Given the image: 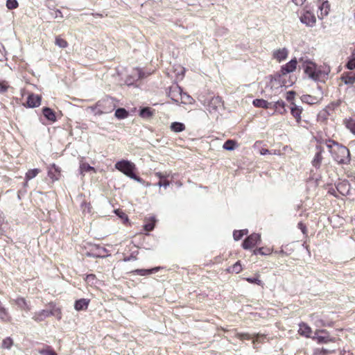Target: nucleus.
Masks as SVG:
<instances>
[{"mask_svg": "<svg viewBox=\"0 0 355 355\" xmlns=\"http://www.w3.org/2000/svg\"><path fill=\"white\" fill-rule=\"evenodd\" d=\"M170 128L174 132H180L185 130V125L180 122H173L171 124Z\"/></svg>", "mask_w": 355, "mask_h": 355, "instance_id": "aec40b11", "label": "nucleus"}, {"mask_svg": "<svg viewBox=\"0 0 355 355\" xmlns=\"http://www.w3.org/2000/svg\"><path fill=\"white\" fill-rule=\"evenodd\" d=\"M284 105H285V103L283 101H277L276 102H275V104H274V107L276 108V109H278V108H282L284 109Z\"/></svg>", "mask_w": 355, "mask_h": 355, "instance_id": "c03bdc74", "label": "nucleus"}, {"mask_svg": "<svg viewBox=\"0 0 355 355\" xmlns=\"http://www.w3.org/2000/svg\"><path fill=\"white\" fill-rule=\"evenodd\" d=\"M12 302H13L21 310H25L26 311L31 310L30 306L24 297H18L17 299L12 300Z\"/></svg>", "mask_w": 355, "mask_h": 355, "instance_id": "f8f14e48", "label": "nucleus"}, {"mask_svg": "<svg viewBox=\"0 0 355 355\" xmlns=\"http://www.w3.org/2000/svg\"><path fill=\"white\" fill-rule=\"evenodd\" d=\"M62 12L59 10L55 11V18H62Z\"/></svg>", "mask_w": 355, "mask_h": 355, "instance_id": "864d4df0", "label": "nucleus"}, {"mask_svg": "<svg viewBox=\"0 0 355 355\" xmlns=\"http://www.w3.org/2000/svg\"><path fill=\"white\" fill-rule=\"evenodd\" d=\"M44 355H57L55 352L51 350H44L41 352Z\"/></svg>", "mask_w": 355, "mask_h": 355, "instance_id": "8fccbe9b", "label": "nucleus"}, {"mask_svg": "<svg viewBox=\"0 0 355 355\" xmlns=\"http://www.w3.org/2000/svg\"><path fill=\"white\" fill-rule=\"evenodd\" d=\"M150 72H144L139 68L134 69L131 72V74L125 80L127 86H131L134 83L140 78L147 77Z\"/></svg>", "mask_w": 355, "mask_h": 355, "instance_id": "39448f33", "label": "nucleus"}, {"mask_svg": "<svg viewBox=\"0 0 355 355\" xmlns=\"http://www.w3.org/2000/svg\"><path fill=\"white\" fill-rule=\"evenodd\" d=\"M154 227H155V224H154V221H153V222L148 223L145 224L144 225V230L146 232H150V231H152L154 229Z\"/></svg>", "mask_w": 355, "mask_h": 355, "instance_id": "a19ab883", "label": "nucleus"}, {"mask_svg": "<svg viewBox=\"0 0 355 355\" xmlns=\"http://www.w3.org/2000/svg\"><path fill=\"white\" fill-rule=\"evenodd\" d=\"M47 309H49V313L50 315L55 316L57 319L60 320L62 318L61 310L59 307H58L53 302H50Z\"/></svg>", "mask_w": 355, "mask_h": 355, "instance_id": "9d476101", "label": "nucleus"}, {"mask_svg": "<svg viewBox=\"0 0 355 355\" xmlns=\"http://www.w3.org/2000/svg\"><path fill=\"white\" fill-rule=\"evenodd\" d=\"M341 80L345 85H352L355 83V73H349L346 75H343L341 77Z\"/></svg>", "mask_w": 355, "mask_h": 355, "instance_id": "a211bd4d", "label": "nucleus"}, {"mask_svg": "<svg viewBox=\"0 0 355 355\" xmlns=\"http://www.w3.org/2000/svg\"><path fill=\"white\" fill-rule=\"evenodd\" d=\"M302 101L307 104H315L318 103L322 98V94L318 96L312 95H303L302 97Z\"/></svg>", "mask_w": 355, "mask_h": 355, "instance_id": "9b49d317", "label": "nucleus"}, {"mask_svg": "<svg viewBox=\"0 0 355 355\" xmlns=\"http://www.w3.org/2000/svg\"><path fill=\"white\" fill-rule=\"evenodd\" d=\"M245 280L250 283V284H257L259 286H261V287H263V283L262 282V281H261L258 277H247L245 278Z\"/></svg>", "mask_w": 355, "mask_h": 355, "instance_id": "7c9ffc66", "label": "nucleus"}, {"mask_svg": "<svg viewBox=\"0 0 355 355\" xmlns=\"http://www.w3.org/2000/svg\"><path fill=\"white\" fill-rule=\"evenodd\" d=\"M261 241V236L259 234H252L248 236L243 243L244 249H250L259 243Z\"/></svg>", "mask_w": 355, "mask_h": 355, "instance_id": "423d86ee", "label": "nucleus"}, {"mask_svg": "<svg viewBox=\"0 0 355 355\" xmlns=\"http://www.w3.org/2000/svg\"><path fill=\"white\" fill-rule=\"evenodd\" d=\"M43 114L48 120L54 122L56 121L55 112L49 107H44L43 109Z\"/></svg>", "mask_w": 355, "mask_h": 355, "instance_id": "6ab92c4d", "label": "nucleus"}, {"mask_svg": "<svg viewBox=\"0 0 355 355\" xmlns=\"http://www.w3.org/2000/svg\"><path fill=\"white\" fill-rule=\"evenodd\" d=\"M41 103V97L39 95L36 94H29L27 98V101L26 104H24V106L27 107H36L40 105Z\"/></svg>", "mask_w": 355, "mask_h": 355, "instance_id": "6e6552de", "label": "nucleus"}, {"mask_svg": "<svg viewBox=\"0 0 355 355\" xmlns=\"http://www.w3.org/2000/svg\"><path fill=\"white\" fill-rule=\"evenodd\" d=\"M298 227L302 230V232L304 233L306 227L302 223H298Z\"/></svg>", "mask_w": 355, "mask_h": 355, "instance_id": "4d7b16f0", "label": "nucleus"}, {"mask_svg": "<svg viewBox=\"0 0 355 355\" xmlns=\"http://www.w3.org/2000/svg\"><path fill=\"white\" fill-rule=\"evenodd\" d=\"M112 109H110V110H98L95 114H104V113H107V112H112Z\"/></svg>", "mask_w": 355, "mask_h": 355, "instance_id": "6e6d98bb", "label": "nucleus"}, {"mask_svg": "<svg viewBox=\"0 0 355 355\" xmlns=\"http://www.w3.org/2000/svg\"><path fill=\"white\" fill-rule=\"evenodd\" d=\"M80 173L83 174L84 172L94 171V168L87 163H82L80 166Z\"/></svg>", "mask_w": 355, "mask_h": 355, "instance_id": "473e14b6", "label": "nucleus"}, {"mask_svg": "<svg viewBox=\"0 0 355 355\" xmlns=\"http://www.w3.org/2000/svg\"><path fill=\"white\" fill-rule=\"evenodd\" d=\"M294 95H295V92H293V90H291L289 92L287 93L286 98L288 101H291V99H293Z\"/></svg>", "mask_w": 355, "mask_h": 355, "instance_id": "603ef678", "label": "nucleus"}, {"mask_svg": "<svg viewBox=\"0 0 355 355\" xmlns=\"http://www.w3.org/2000/svg\"><path fill=\"white\" fill-rule=\"evenodd\" d=\"M320 15H318V17L320 19H322L324 17L327 16L329 14L330 10V5L327 1H323L321 3V5L319 6Z\"/></svg>", "mask_w": 355, "mask_h": 355, "instance_id": "ddd939ff", "label": "nucleus"}, {"mask_svg": "<svg viewBox=\"0 0 355 355\" xmlns=\"http://www.w3.org/2000/svg\"><path fill=\"white\" fill-rule=\"evenodd\" d=\"M315 339L318 340V343H327L331 340L328 336H318L315 337Z\"/></svg>", "mask_w": 355, "mask_h": 355, "instance_id": "58836bf2", "label": "nucleus"}, {"mask_svg": "<svg viewBox=\"0 0 355 355\" xmlns=\"http://www.w3.org/2000/svg\"><path fill=\"white\" fill-rule=\"evenodd\" d=\"M263 336H260V335L257 334V338H256V340H257V341H258V340H259V339L261 337L262 338Z\"/></svg>", "mask_w": 355, "mask_h": 355, "instance_id": "052dcab7", "label": "nucleus"}, {"mask_svg": "<svg viewBox=\"0 0 355 355\" xmlns=\"http://www.w3.org/2000/svg\"><path fill=\"white\" fill-rule=\"evenodd\" d=\"M298 333L301 336L309 338V337H311L312 330L309 326H308L306 324L302 322L299 324Z\"/></svg>", "mask_w": 355, "mask_h": 355, "instance_id": "dca6fc26", "label": "nucleus"}, {"mask_svg": "<svg viewBox=\"0 0 355 355\" xmlns=\"http://www.w3.org/2000/svg\"><path fill=\"white\" fill-rule=\"evenodd\" d=\"M40 172V170L38 168H34L28 171V172L26 173V181L30 180L36 177Z\"/></svg>", "mask_w": 355, "mask_h": 355, "instance_id": "c85d7f7f", "label": "nucleus"}, {"mask_svg": "<svg viewBox=\"0 0 355 355\" xmlns=\"http://www.w3.org/2000/svg\"><path fill=\"white\" fill-rule=\"evenodd\" d=\"M81 208L83 209V213H88L89 214L91 212V206L89 203H87L86 202H83L81 204Z\"/></svg>", "mask_w": 355, "mask_h": 355, "instance_id": "e433bc0d", "label": "nucleus"}, {"mask_svg": "<svg viewBox=\"0 0 355 355\" xmlns=\"http://www.w3.org/2000/svg\"><path fill=\"white\" fill-rule=\"evenodd\" d=\"M157 186H159V187H164V188H166L168 187L169 185H170V182L168 181V180H159L157 184Z\"/></svg>", "mask_w": 355, "mask_h": 355, "instance_id": "37998d69", "label": "nucleus"}, {"mask_svg": "<svg viewBox=\"0 0 355 355\" xmlns=\"http://www.w3.org/2000/svg\"><path fill=\"white\" fill-rule=\"evenodd\" d=\"M297 65V60L296 58L292 59L291 61L287 62L286 64L282 67V75L274 78H271L270 83L272 84L271 88L275 87L278 89L279 87L288 88L292 86L293 82L291 81L287 83L286 81V75L291 72H293Z\"/></svg>", "mask_w": 355, "mask_h": 355, "instance_id": "f03ea898", "label": "nucleus"}, {"mask_svg": "<svg viewBox=\"0 0 355 355\" xmlns=\"http://www.w3.org/2000/svg\"><path fill=\"white\" fill-rule=\"evenodd\" d=\"M248 234V230L246 231L243 232V236Z\"/></svg>", "mask_w": 355, "mask_h": 355, "instance_id": "680f3d73", "label": "nucleus"}, {"mask_svg": "<svg viewBox=\"0 0 355 355\" xmlns=\"http://www.w3.org/2000/svg\"><path fill=\"white\" fill-rule=\"evenodd\" d=\"M178 68L179 71L178 72V76L182 78L184 76L185 69L181 66H179Z\"/></svg>", "mask_w": 355, "mask_h": 355, "instance_id": "de8ad7c7", "label": "nucleus"}, {"mask_svg": "<svg viewBox=\"0 0 355 355\" xmlns=\"http://www.w3.org/2000/svg\"><path fill=\"white\" fill-rule=\"evenodd\" d=\"M327 114H328V113L326 110H322L319 113L318 116L320 119L322 118V119H325Z\"/></svg>", "mask_w": 355, "mask_h": 355, "instance_id": "3c124183", "label": "nucleus"}, {"mask_svg": "<svg viewBox=\"0 0 355 355\" xmlns=\"http://www.w3.org/2000/svg\"><path fill=\"white\" fill-rule=\"evenodd\" d=\"M159 268H154L152 269H137L135 272L141 276H146L152 274L154 272L158 271Z\"/></svg>", "mask_w": 355, "mask_h": 355, "instance_id": "b1692460", "label": "nucleus"}, {"mask_svg": "<svg viewBox=\"0 0 355 355\" xmlns=\"http://www.w3.org/2000/svg\"><path fill=\"white\" fill-rule=\"evenodd\" d=\"M344 123L347 128L355 135V118L346 119Z\"/></svg>", "mask_w": 355, "mask_h": 355, "instance_id": "5701e85b", "label": "nucleus"}, {"mask_svg": "<svg viewBox=\"0 0 355 355\" xmlns=\"http://www.w3.org/2000/svg\"><path fill=\"white\" fill-rule=\"evenodd\" d=\"M239 336L241 340H250L252 338V337L248 334H241Z\"/></svg>", "mask_w": 355, "mask_h": 355, "instance_id": "09e8293b", "label": "nucleus"}, {"mask_svg": "<svg viewBox=\"0 0 355 355\" xmlns=\"http://www.w3.org/2000/svg\"><path fill=\"white\" fill-rule=\"evenodd\" d=\"M10 85L7 81L0 80V89H8Z\"/></svg>", "mask_w": 355, "mask_h": 355, "instance_id": "a18cd8bd", "label": "nucleus"}, {"mask_svg": "<svg viewBox=\"0 0 355 355\" xmlns=\"http://www.w3.org/2000/svg\"><path fill=\"white\" fill-rule=\"evenodd\" d=\"M12 344V340L10 337H7L3 340L1 346L3 348L10 349Z\"/></svg>", "mask_w": 355, "mask_h": 355, "instance_id": "72a5a7b5", "label": "nucleus"}, {"mask_svg": "<svg viewBox=\"0 0 355 355\" xmlns=\"http://www.w3.org/2000/svg\"><path fill=\"white\" fill-rule=\"evenodd\" d=\"M236 143L232 139L227 140L223 144V148L227 150H233L236 148Z\"/></svg>", "mask_w": 355, "mask_h": 355, "instance_id": "bb28decb", "label": "nucleus"}, {"mask_svg": "<svg viewBox=\"0 0 355 355\" xmlns=\"http://www.w3.org/2000/svg\"><path fill=\"white\" fill-rule=\"evenodd\" d=\"M139 115L144 119H148L153 115V112L150 107H144L140 110Z\"/></svg>", "mask_w": 355, "mask_h": 355, "instance_id": "393cba45", "label": "nucleus"}, {"mask_svg": "<svg viewBox=\"0 0 355 355\" xmlns=\"http://www.w3.org/2000/svg\"><path fill=\"white\" fill-rule=\"evenodd\" d=\"M102 103H104L105 104H111V102L110 100L103 101Z\"/></svg>", "mask_w": 355, "mask_h": 355, "instance_id": "bf43d9fd", "label": "nucleus"}, {"mask_svg": "<svg viewBox=\"0 0 355 355\" xmlns=\"http://www.w3.org/2000/svg\"><path fill=\"white\" fill-rule=\"evenodd\" d=\"M322 159L323 157L322 156V150H320L315 153V157L312 160V165L316 168H319L321 165Z\"/></svg>", "mask_w": 355, "mask_h": 355, "instance_id": "412c9836", "label": "nucleus"}, {"mask_svg": "<svg viewBox=\"0 0 355 355\" xmlns=\"http://www.w3.org/2000/svg\"><path fill=\"white\" fill-rule=\"evenodd\" d=\"M115 213L116 214V215H118L120 218H125L126 220L128 219V217L127 216L125 215V213H123L122 211L119 210V209H117L115 211Z\"/></svg>", "mask_w": 355, "mask_h": 355, "instance_id": "49530a36", "label": "nucleus"}, {"mask_svg": "<svg viewBox=\"0 0 355 355\" xmlns=\"http://www.w3.org/2000/svg\"><path fill=\"white\" fill-rule=\"evenodd\" d=\"M89 303V300L87 299H80L78 300H76L74 304V309L76 311H83L86 310L88 307Z\"/></svg>", "mask_w": 355, "mask_h": 355, "instance_id": "4468645a", "label": "nucleus"}, {"mask_svg": "<svg viewBox=\"0 0 355 355\" xmlns=\"http://www.w3.org/2000/svg\"><path fill=\"white\" fill-rule=\"evenodd\" d=\"M306 0H293L296 6H302Z\"/></svg>", "mask_w": 355, "mask_h": 355, "instance_id": "5fc2aeb1", "label": "nucleus"}, {"mask_svg": "<svg viewBox=\"0 0 355 355\" xmlns=\"http://www.w3.org/2000/svg\"><path fill=\"white\" fill-rule=\"evenodd\" d=\"M93 276H94L93 275H90L88 276V277H93Z\"/></svg>", "mask_w": 355, "mask_h": 355, "instance_id": "0e129e2a", "label": "nucleus"}, {"mask_svg": "<svg viewBox=\"0 0 355 355\" xmlns=\"http://www.w3.org/2000/svg\"><path fill=\"white\" fill-rule=\"evenodd\" d=\"M55 44L62 49H64L68 46L67 42L60 36L55 37Z\"/></svg>", "mask_w": 355, "mask_h": 355, "instance_id": "c756f323", "label": "nucleus"}, {"mask_svg": "<svg viewBox=\"0 0 355 355\" xmlns=\"http://www.w3.org/2000/svg\"><path fill=\"white\" fill-rule=\"evenodd\" d=\"M246 231V230H235L233 233V237L235 241H239L243 237V232Z\"/></svg>", "mask_w": 355, "mask_h": 355, "instance_id": "c9c22d12", "label": "nucleus"}, {"mask_svg": "<svg viewBox=\"0 0 355 355\" xmlns=\"http://www.w3.org/2000/svg\"><path fill=\"white\" fill-rule=\"evenodd\" d=\"M53 168H55V171H58V168H56L55 164H53Z\"/></svg>", "mask_w": 355, "mask_h": 355, "instance_id": "e2e57ef3", "label": "nucleus"}, {"mask_svg": "<svg viewBox=\"0 0 355 355\" xmlns=\"http://www.w3.org/2000/svg\"><path fill=\"white\" fill-rule=\"evenodd\" d=\"M288 55V51L286 48L279 49L273 51L272 57L279 62L285 60Z\"/></svg>", "mask_w": 355, "mask_h": 355, "instance_id": "1a4fd4ad", "label": "nucleus"}, {"mask_svg": "<svg viewBox=\"0 0 355 355\" xmlns=\"http://www.w3.org/2000/svg\"><path fill=\"white\" fill-rule=\"evenodd\" d=\"M268 153H269V150H267V149H261V155H266Z\"/></svg>", "mask_w": 355, "mask_h": 355, "instance_id": "13d9d810", "label": "nucleus"}, {"mask_svg": "<svg viewBox=\"0 0 355 355\" xmlns=\"http://www.w3.org/2000/svg\"><path fill=\"white\" fill-rule=\"evenodd\" d=\"M253 105L257 107L269 108L272 107V103H269L263 99H255Z\"/></svg>", "mask_w": 355, "mask_h": 355, "instance_id": "f3484780", "label": "nucleus"}, {"mask_svg": "<svg viewBox=\"0 0 355 355\" xmlns=\"http://www.w3.org/2000/svg\"><path fill=\"white\" fill-rule=\"evenodd\" d=\"M115 168L131 179L140 183L143 182V180L134 173L135 165L130 161H119L115 164Z\"/></svg>", "mask_w": 355, "mask_h": 355, "instance_id": "20e7f679", "label": "nucleus"}, {"mask_svg": "<svg viewBox=\"0 0 355 355\" xmlns=\"http://www.w3.org/2000/svg\"><path fill=\"white\" fill-rule=\"evenodd\" d=\"M128 112L124 108H119L115 111V116L119 119H125Z\"/></svg>", "mask_w": 355, "mask_h": 355, "instance_id": "cd10ccee", "label": "nucleus"}, {"mask_svg": "<svg viewBox=\"0 0 355 355\" xmlns=\"http://www.w3.org/2000/svg\"><path fill=\"white\" fill-rule=\"evenodd\" d=\"M302 24H306L307 26L313 27L316 23V18L315 15L309 11H306L300 18Z\"/></svg>", "mask_w": 355, "mask_h": 355, "instance_id": "0eeeda50", "label": "nucleus"}, {"mask_svg": "<svg viewBox=\"0 0 355 355\" xmlns=\"http://www.w3.org/2000/svg\"><path fill=\"white\" fill-rule=\"evenodd\" d=\"M155 175L158 178H159L160 180L162 181V180H164V179L167 178L168 177H169V173H167L166 172H165V173L156 172Z\"/></svg>", "mask_w": 355, "mask_h": 355, "instance_id": "ea45409f", "label": "nucleus"}, {"mask_svg": "<svg viewBox=\"0 0 355 355\" xmlns=\"http://www.w3.org/2000/svg\"><path fill=\"white\" fill-rule=\"evenodd\" d=\"M241 270L242 268L239 261H237L236 263H234L231 268V271L236 274L239 273Z\"/></svg>", "mask_w": 355, "mask_h": 355, "instance_id": "f704fd0d", "label": "nucleus"}, {"mask_svg": "<svg viewBox=\"0 0 355 355\" xmlns=\"http://www.w3.org/2000/svg\"><path fill=\"white\" fill-rule=\"evenodd\" d=\"M19 3L17 0H7L6 7L8 10H13L18 7Z\"/></svg>", "mask_w": 355, "mask_h": 355, "instance_id": "2f4dec72", "label": "nucleus"}, {"mask_svg": "<svg viewBox=\"0 0 355 355\" xmlns=\"http://www.w3.org/2000/svg\"><path fill=\"white\" fill-rule=\"evenodd\" d=\"M254 253L255 254H260L262 255L269 254L270 253V249H267L266 251H264V249L263 248H259V249H257L254 251Z\"/></svg>", "mask_w": 355, "mask_h": 355, "instance_id": "4c0bfd02", "label": "nucleus"}, {"mask_svg": "<svg viewBox=\"0 0 355 355\" xmlns=\"http://www.w3.org/2000/svg\"><path fill=\"white\" fill-rule=\"evenodd\" d=\"M300 67L305 74L315 82L324 83L327 80L330 69L326 66H317L309 59H300Z\"/></svg>", "mask_w": 355, "mask_h": 355, "instance_id": "f257e3e1", "label": "nucleus"}, {"mask_svg": "<svg viewBox=\"0 0 355 355\" xmlns=\"http://www.w3.org/2000/svg\"><path fill=\"white\" fill-rule=\"evenodd\" d=\"M330 148V152L334 159L338 164H348L350 162V153L349 149L336 142H333L332 145L327 146Z\"/></svg>", "mask_w": 355, "mask_h": 355, "instance_id": "7ed1b4c3", "label": "nucleus"}, {"mask_svg": "<svg viewBox=\"0 0 355 355\" xmlns=\"http://www.w3.org/2000/svg\"><path fill=\"white\" fill-rule=\"evenodd\" d=\"M347 67L351 70L355 69V58L348 61V62L347 63Z\"/></svg>", "mask_w": 355, "mask_h": 355, "instance_id": "79ce46f5", "label": "nucleus"}, {"mask_svg": "<svg viewBox=\"0 0 355 355\" xmlns=\"http://www.w3.org/2000/svg\"><path fill=\"white\" fill-rule=\"evenodd\" d=\"M354 54L355 55V53Z\"/></svg>", "mask_w": 355, "mask_h": 355, "instance_id": "69168bd1", "label": "nucleus"}, {"mask_svg": "<svg viewBox=\"0 0 355 355\" xmlns=\"http://www.w3.org/2000/svg\"><path fill=\"white\" fill-rule=\"evenodd\" d=\"M49 309H43L35 312L33 316V319L37 322L43 321L49 316Z\"/></svg>", "mask_w": 355, "mask_h": 355, "instance_id": "2eb2a0df", "label": "nucleus"}, {"mask_svg": "<svg viewBox=\"0 0 355 355\" xmlns=\"http://www.w3.org/2000/svg\"><path fill=\"white\" fill-rule=\"evenodd\" d=\"M292 115L295 118L297 122L301 120L302 109L297 106H293L291 108Z\"/></svg>", "mask_w": 355, "mask_h": 355, "instance_id": "a878e982", "label": "nucleus"}, {"mask_svg": "<svg viewBox=\"0 0 355 355\" xmlns=\"http://www.w3.org/2000/svg\"><path fill=\"white\" fill-rule=\"evenodd\" d=\"M180 93L182 103L185 104H191L193 98L184 90H178Z\"/></svg>", "mask_w": 355, "mask_h": 355, "instance_id": "4be33fe9", "label": "nucleus"}]
</instances>
